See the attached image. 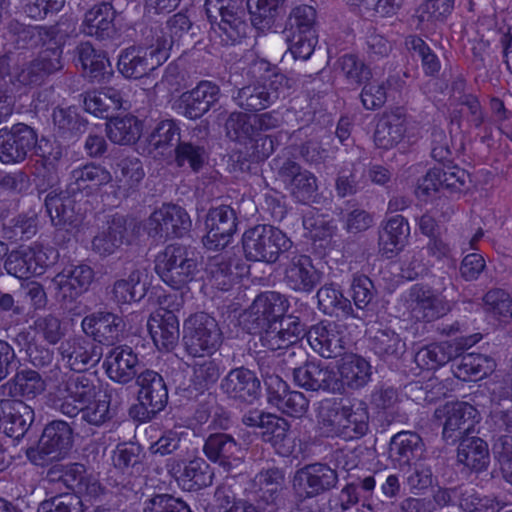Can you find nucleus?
I'll return each instance as SVG.
<instances>
[{
	"instance_id": "obj_1",
	"label": "nucleus",
	"mask_w": 512,
	"mask_h": 512,
	"mask_svg": "<svg viewBox=\"0 0 512 512\" xmlns=\"http://www.w3.org/2000/svg\"><path fill=\"white\" fill-rule=\"evenodd\" d=\"M245 256L250 261L276 263L281 255H287L293 242L280 229L271 225H256L242 237Z\"/></svg>"
},
{
	"instance_id": "obj_2",
	"label": "nucleus",
	"mask_w": 512,
	"mask_h": 512,
	"mask_svg": "<svg viewBox=\"0 0 512 512\" xmlns=\"http://www.w3.org/2000/svg\"><path fill=\"white\" fill-rule=\"evenodd\" d=\"M204 7L211 28L223 45H234L246 37V13L237 0H206Z\"/></svg>"
},
{
	"instance_id": "obj_3",
	"label": "nucleus",
	"mask_w": 512,
	"mask_h": 512,
	"mask_svg": "<svg viewBox=\"0 0 512 512\" xmlns=\"http://www.w3.org/2000/svg\"><path fill=\"white\" fill-rule=\"evenodd\" d=\"M155 269L167 285L181 289L191 282L198 272L197 252L188 246L169 245L157 257Z\"/></svg>"
},
{
	"instance_id": "obj_4",
	"label": "nucleus",
	"mask_w": 512,
	"mask_h": 512,
	"mask_svg": "<svg viewBox=\"0 0 512 512\" xmlns=\"http://www.w3.org/2000/svg\"><path fill=\"white\" fill-rule=\"evenodd\" d=\"M291 88L290 79L275 73L247 84L233 95L236 105L245 111H260L273 104Z\"/></svg>"
},
{
	"instance_id": "obj_5",
	"label": "nucleus",
	"mask_w": 512,
	"mask_h": 512,
	"mask_svg": "<svg viewBox=\"0 0 512 512\" xmlns=\"http://www.w3.org/2000/svg\"><path fill=\"white\" fill-rule=\"evenodd\" d=\"M139 404L129 414L140 422H148L162 411L168 401V390L163 377L154 370L145 369L136 377Z\"/></svg>"
},
{
	"instance_id": "obj_6",
	"label": "nucleus",
	"mask_w": 512,
	"mask_h": 512,
	"mask_svg": "<svg viewBox=\"0 0 512 512\" xmlns=\"http://www.w3.org/2000/svg\"><path fill=\"white\" fill-rule=\"evenodd\" d=\"M184 343L194 357L216 351L222 343V332L215 318L204 312L191 315L184 324Z\"/></svg>"
},
{
	"instance_id": "obj_7",
	"label": "nucleus",
	"mask_w": 512,
	"mask_h": 512,
	"mask_svg": "<svg viewBox=\"0 0 512 512\" xmlns=\"http://www.w3.org/2000/svg\"><path fill=\"white\" fill-rule=\"evenodd\" d=\"M73 444V431L62 420H54L43 429L37 447L27 449V458L35 465H44L46 460L63 458Z\"/></svg>"
},
{
	"instance_id": "obj_8",
	"label": "nucleus",
	"mask_w": 512,
	"mask_h": 512,
	"mask_svg": "<svg viewBox=\"0 0 512 512\" xmlns=\"http://www.w3.org/2000/svg\"><path fill=\"white\" fill-rule=\"evenodd\" d=\"M57 258L58 252L53 248H45L38 244L21 246L7 255L4 267L8 274L19 279H27L33 275L43 274Z\"/></svg>"
},
{
	"instance_id": "obj_9",
	"label": "nucleus",
	"mask_w": 512,
	"mask_h": 512,
	"mask_svg": "<svg viewBox=\"0 0 512 512\" xmlns=\"http://www.w3.org/2000/svg\"><path fill=\"white\" fill-rule=\"evenodd\" d=\"M166 40L160 44L151 43L148 47L131 46L123 50L118 59L120 73L131 79L142 78L155 70L168 58Z\"/></svg>"
},
{
	"instance_id": "obj_10",
	"label": "nucleus",
	"mask_w": 512,
	"mask_h": 512,
	"mask_svg": "<svg viewBox=\"0 0 512 512\" xmlns=\"http://www.w3.org/2000/svg\"><path fill=\"white\" fill-rule=\"evenodd\" d=\"M288 301L284 295L268 291L258 295L243 314V325L250 334H257L274 323L284 320Z\"/></svg>"
},
{
	"instance_id": "obj_11",
	"label": "nucleus",
	"mask_w": 512,
	"mask_h": 512,
	"mask_svg": "<svg viewBox=\"0 0 512 512\" xmlns=\"http://www.w3.org/2000/svg\"><path fill=\"white\" fill-rule=\"evenodd\" d=\"M379 474L367 475L357 478L355 481L346 484L339 494L338 509L345 512L355 506L359 501L371 512H395L393 501H384L379 496H374Z\"/></svg>"
},
{
	"instance_id": "obj_12",
	"label": "nucleus",
	"mask_w": 512,
	"mask_h": 512,
	"mask_svg": "<svg viewBox=\"0 0 512 512\" xmlns=\"http://www.w3.org/2000/svg\"><path fill=\"white\" fill-rule=\"evenodd\" d=\"M37 132L24 123L0 129V161L18 164L25 161L36 148Z\"/></svg>"
},
{
	"instance_id": "obj_13",
	"label": "nucleus",
	"mask_w": 512,
	"mask_h": 512,
	"mask_svg": "<svg viewBox=\"0 0 512 512\" xmlns=\"http://www.w3.org/2000/svg\"><path fill=\"white\" fill-rule=\"evenodd\" d=\"M338 475L326 464L306 465L295 472L292 487L298 500L321 495L336 486Z\"/></svg>"
},
{
	"instance_id": "obj_14",
	"label": "nucleus",
	"mask_w": 512,
	"mask_h": 512,
	"mask_svg": "<svg viewBox=\"0 0 512 512\" xmlns=\"http://www.w3.org/2000/svg\"><path fill=\"white\" fill-rule=\"evenodd\" d=\"M57 391L62 396L60 412L75 417L82 410V406L96 397L98 386L91 375L72 374L58 385Z\"/></svg>"
},
{
	"instance_id": "obj_15",
	"label": "nucleus",
	"mask_w": 512,
	"mask_h": 512,
	"mask_svg": "<svg viewBox=\"0 0 512 512\" xmlns=\"http://www.w3.org/2000/svg\"><path fill=\"white\" fill-rule=\"evenodd\" d=\"M283 263V282L299 293H311L322 281V272L318 270L310 256L290 251Z\"/></svg>"
},
{
	"instance_id": "obj_16",
	"label": "nucleus",
	"mask_w": 512,
	"mask_h": 512,
	"mask_svg": "<svg viewBox=\"0 0 512 512\" xmlns=\"http://www.w3.org/2000/svg\"><path fill=\"white\" fill-rule=\"evenodd\" d=\"M191 220L180 206L164 204L148 218L145 228L149 236L162 240L182 237L189 232Z\"/></svg>"
},
{
	"instance_id": "obj_17",
	"label": "nucleus",
	"mask_w": 512,
	"mask_h": 512,
	"mask_svg": "<svg viewBox=\"0 0 512 512\" xmlns=\"http://www.w3.org/2000/svg\"><path fill=\"white\" fill-rule=\"evenodd\" d=\"M404 305L412 318L426 322L442 317L451 308L444 297L432 288L420 284H415L408 290Z\"/></svg>"
},
{
	"instance_id": "obj_18",
	"label": "nucleus",
	"mask_w": 512,
	"mask_h": 512,
	"mask_svg": "<svg viewBox=\"0 0 512 512\" xmlns=\"http://www.w3.org/2000/svg\"><path fill=\"white\" fill-rule=\"evenodd\" d=\"M306 337L310 347L327 359L343 355L348 342L344 325L329 320L311 326Z\"/></svg>"
},
{
	"instance_id": "obj_19",
	"label": "nucleus",
	"mask_w": 512,
	"mask_h": 512,
	"mask_svg": "<svg viewBox=\"0 0 512 512\" xmlns=\"http://www.w3.org/2000/svg\"><path fill=\"white\" fill-rule=\"evenodd\" d=\"M435 416L439 419L445 418L443 438L454 444L473 429L478 411L467 402H451L437 409Z\"/></svg>"
},
{
	"instance_id": "obj_20",
	"label": "nucleus",
	"mask_w": 512,
	"mask_h": 512,
	"mask_svg": "<svg viewBox=\"0 0 512 512\" xmlns=\"http://www.w3.org/2000/svg\"><path fill=\"white\" fill-rule=\"evenodd\" d=\"M76 195L66 190L51 189L45 196V207L53 226L70 229L78 226L84 217L81 207H77Z\"/></svg>"
},
{
	"instance_id": "obj_21",
	"label": "nucleus",
	"mask_w": 512,
	"mask_h": 512,
	"mask_svg": "<svg viewBox=\"0 0 512 512\" xmlns=\"http://www.w3.org/2000/svg\"><path fill=\"white\" fill-rule=\"evenodd\" d=\"M206 235L203 244L209 250L226 247L236 231V216L229 206H219L209 210L205 220Z\"/></svg>"
},
{
	"instance_id": "obj_22",
	"label": "nucleus",
	"mask_w": 512,
	"mask_h": 512,
	"mask_svg": "<svg viewBox=\"0 0 512 512\" xmlns=\"http://www.w3.org/2000/svg\"><path fill=\"white\" fill-rule=\"evenodd\" d=\"M203 452L210 461L228 472L241 465L244 459L241 444L227 433L210 434L205 440Z\"/></svg>"
},
{
	"instance_id": "obj_23",
	"label": "nucleus",
	"mask_w": 512,
	"mask_h": 512,
	"mask_svg": "<svg viewBox=\"0 0 512 512\" xmlns=\"http://www.w3.org/2000/svg\"><path fill=\"white\" fill-rule=\"evenodd\" d=\"M81 327L83 332L94 341L113 345L120 340L125 323L117 314L109 311H96L82 319Z\"/></svg>"
},
{
	"instance_id": "obj_24",
	"label": "nucleus",
	"mask_w": 512,
	"mask_h": 512,
	"mask_svg": "<svg viewBox=\"0 0 512 512\" xmlns=\"http://www.w3.org/2000/svg\"><path fill=\"white\" fill-rule=\"evenodd\" d=\"M220 96L221 91L217 84L201 81L195 88L180 96L182 115L191 120L199 119L219 101Z\"/></svg>"
},
{
	"instance_id": "obj_25",
	"label": "nucleus",
	"mask_w": 512,
	"mask_h": 512,
	"mask_svg": "<svg viewBox=\"0 0 512 512\" xmlns=\"http://www.w3.org/2000/svg\"><path fill=\"white\" fill-rule=\"evenodd\" d=\"M93 279V269L86 264H79L64 268L52 282L62 300L72 301L88 290Z\"/></svg>"
},
{
	"instance_id": "obj_26",
	"label": "nucleus",
	"mask_w": 512,
	"mask_h": 512,
	"mask_svg": "<svg viewBox=\"0 0 512 512\" xmlns=\"http://www.w3.org/2000/svg\"><path fill=\"white\" fill-rule=\"evenodd\" d=\"M103 366L107 376L114 382L127 384L137 377L140 362L129 346H117L106 355Z\"/></svg>"
},
{
	"instance_id": "obj_27",
	"label": "nucleus",
	"mask_w": 512,
	"mask_h": 512,
	"mask_svg": "<svg viewBox=\"0 0 512 512\" xmlns=\"http://www.w3.org/2000/svg\"><path fill=\"white\" fill-rule=\"evenodd\" d=\"M220 388L229 398L253 403L260 395V381L246 368L232 369L221 381Z\"/></svg>"
},
{
	"instance_id": "obj_28",
	"label": "nucleus",
	"mask_w": 512,
	"mask_h": 512,
	"mask_svg": "<svg viewBox=\"0 0 512 512\" xmlns=\"http://www.w3.org/2000/svg\"><path fill=\"white\" fill-rule=\"evenodd\" d=\"M208 131L205 127H195L190 136L184 137L173 149L178 167L188 165L194 172H198L205 164L208 153L204 137Z\"/></svg>"
},
{
	"instance_id": "obj_29",
	"label": "nucleus",
	"mask_w": 512,
	"mask_h": 512,
	"mask_svg": "<svg viewBox=\"0 0 512 512\" xmlns=\"http://www.w3.org/2000/svg\"><path fill=\"white\" fill-rule=\"evenodd\" d=\"M334 369L320 361H310L299 366L293 376L294 384L307 391H326L334 393L338 384L333 380Z\"/></svg>"
},
{
	"instance_id": "obj_30",
	"label": "nucleus",
	"mask_w": 512,
	"mask_h": 512,
	"mask_svg": "<svg viewBox=\"0 0 512 512\" xmlns=\"http://www.w3.org/2000/svg\"><path fill=\"white\" fill-rule=\"evenodd\" d=\"M304 328L298 318L288 316L284 320L265 327L259 331L260 341L263 347L271 350H282L292 344H297Z\"/></svg>"
},
{
	"instance_id": "obj_31",
	"label": "nucleus",
	"mask_w": 512,
	"mask_h": 512,
	"mask_svg": "<svg viewBox=\"0 0 512 512\" xmlns=\"http://www.w3.org/2000/svg\"><path fill=\"white\" fill-rule=\"evenodd\" d=\"M2 427L4 433L19 440L34 421V410L21 400H1Z\"/></svg>"
},
{
	"instance_id": "obj_32",
	"label": "nucleus",
	"mask_w": 512,
	"mask_h": 512,
	"mask_svg": "<svg viewBox=\"0 0 512 512\" xmlns=\"http://www.w3.org/2000/svg\"><path fill=\"white\" fill-rule=\"evenodd\" d=\"M116 11L110 3L93 6L85 13L80 31L98 40H110L117 35L114 23Z\"/></svg>"
},
{
	"instance_id": "obj_33",
	"label": "nucleus",
	"mask_w": 512,
	"mask_h": 512,
	"mask_svg": "<svg viewBox=\"0 0 512 512\" xmlns=\"http://www.w3.org/2000/svg\"><path fill=\"white\" fill-rule=\"evenodd\" d=\"M58 351L69 367L78 372L94 366L102 356L101 348L84 338L68 339L61 343Z\"/></svg>"
},
{
	"instance_id": "obj_34",
	"label": "nucleus",
	"mask_w": 512,
	"mask_h": 512,
	"mask_svg": "<svg viewBox=\"0 0 512 512\" xmlns=\"http://www.w3.org/2000/svg\"><path fill=\"white\" fill-rule=\"evenodd\" d=\"M408 119L401 108L386 112L379 119L374 133L379 148L390 149L398 145L407 131Z\"/></svg>"
},
{
	"instance_id": "obj_35",
	"label": "nucleus",
	"mask_w": 512,
	"mask_h": 512,
	"mask_svg": "<svg viewBox=\"0 0 512 512\" xmlns=\"http://www.w3.org/2000/svg\"><path fill=\"white\" fill-rule=\"evenodd\" d=\"M370 376L369 362L357 355L347 356L338 371L334 370L333 380L338 384V390H334V393H344L346 388L359 389L368 383Z\"/></svg>"
},
{
	"instance_id": "obj_36",
	"label": "nucleus",
	"mask_w": 512,
	"mask_h": 512,
	"mask_svg": "<svg viewBox=\"0 0 512 512\" xmlns=\"http://www.w3.org/2000/svg\"><path fill=\"white\" fill-rule=\"evenodd\" d=\"M149 333L159 350H172L179 340V321L171 311L152 315L147 323Z\"/></svg>"
},
{
	"instance_id": "obj_37",
	"label": "nucleus",
	"mask_w": 512,
	"mask_h": 512,
	"mask_svg": "<svg viewBox=\"0 0 512 512\" xmlns=\"http://www.w3.org/2000/svg\"><path fill=\"white\" fill-rule=\"evenodd\" d=\"M112 176L104 167L86 164L73 169L70 173L67 187L70 192L91 194L101 186L108 184Z\"/></svg>"
},
{
	"instance_id": "obj_38",
	"label": "nucleus",
	"mask_w": 512,
	"mask_h": 512,
	"mask_svg": "<svg viewBox=\"0 0 512 512\" xmlns=\"http://www.w3.org/2000/svg\"><path fill=\"white\" fill-rule=\"evenodd\" d=\"M45 390V381L41 375L31 369L16 371L7 382L0 385V396L35 398Z\"/></svg>"
},
{
	"instance_id": "obj_39",
	"label": "nucleus",
	"mask_w": 512,
	"mask_h": 512,
	"mask_svg": "<svg viewBox=\"0 0 512 512\" xmlns=\"http://www.w3.org/2000/svg\"><path fill=\"white\" fill-rule=\"evenodd\" d=\"M408 222L401 215L390 218L379 233V249L387 258H392L403 249L409 236Z\"/></svg>"
},
{
	"instance_id": "obj_40",
	"label": "nucleus",
	"mask_w": 512,
	"mask_h": 512,
	"mask_svg": "<svg viewBox=\"0 0 512 512\" xmlns=\"http://www.w3.org/2000/svg\"><path fill=\"white\" fill-rule=\"evenodd\" d=\"M459 463L474 472L487 469L490 463L488 444L479 437H464L458 446Z\"/></svg>"
},
{
	"instance_id": "obj_41",
	"label": "nucleus",
	"mask_w": 512,
	"mask_h": 512,
	"mask_svg": "<svg viewBox=\"0 0 512 512\" xmlns=\"http://www.w3.org/2000/svg\"><path fill=\"white\" fill-rule=\"evenodd\" d=\"M107 224V228L99 232L92 241L93 250L102 256L113 254L124 243L127 234L124 216L116 214Z\"/></svg>"
},
{
	"instance_id": "obj_42",
	"label": "nucleus",
	"mask_w": 512,
	"mask_h": 512,
	"mask_svg": "<svg viewBox=\"0 0 512 512\" xmlns=\"http://www.w3.org/2000/svg\"><path fill=\"white\" fill-rule=\"evenodd\" d=\"M78 59L85 74L95 81L108 80L112 75V67L106 54L97 51L89 42L77 47Z\"/></svg>"
},
{
	"instance_id": "obj_43",
	"label": "nucleus",
	"mask_w": 512,
	"mask_h": 512,
	"mask_svg": "<svg viewBox=\"0 0 512 512\" xmlns=\"http://www.w3.org/2000/svg\"><path fill=\"white\" fill-rule=\"evenodd\" d=\"M424 444L421 437L410 431H402L394 435L390 442V458L400 466L422 456Z\"/></svg>"
},
{
	"instance_id": "obj_44",
	"label": "nucleus",
	"mask_w": 512,
	"mask_h": 512,
	"mask_svg": "<svg viewBox=\"0 0 512 512\" xmlns=\"http://www.w3.org/2000/svg\"><path fill=\"white\" fill-rule=\"evenodd\" d=\"M340 437L345 440L358 439L369 429V413L362 403L341 406Z\"/></svg>"
},
{
	"instance_id": "obj_45",
	"label": "nucleus",
	"mask_w": 512,
	"mask_h": 512,
	"mask_svg": "<svg viewBox=\"0 0 512 512\" xmlns=\"http://www.w3.org/2000/svg\"><path fill=\"white\" fill-rule=\"evenodd\" d=\"M494 423L500 435L493 444V454L500 465V469L512 463V409L500 411L493 416Z\"/></svg>"
},
{
	"instance_id": "obj_46",
	"label": "nucleus",
	"mask_w": 512,
	"mask_h": 512,
	"mask_svg": "<svg viewBox=\"0 0 512 512\" xmlns=\"http://www.w3.org/2000/svg\"><path fill=\"white\" fill-rule=\"evenodd\" d=\"M253 484L260 492V499L268 505H277L284 489L285 474L278 467L262 469L253 478Z\"/></svg>"
},
{
	"instance_id": "obj_47",
	"label": "nucleus",
	"mask_w": 512,
	"mask_h": 512,
	"mask_svg": "<svg viewBox=\"0 0 512 512\" xmlns=\"http://www.w3.org/2000/svg\"><path fill=\"white\" fill-rule=\"evenodd\" d=\"M144 273L133 270L127 279L116 280L111 286L110 299L117 305L140 301L145 296V284H142Z\"/></svg>"
},
{
	"instance_id": "obj_48",
	"label": "nucleus",
	"mask_w": 512,
	"mask_h": 512,
	"mask_svg": "<svg viewBox=\"0 0 512 512\" xmlns=\"http://www.w3.org/2000/svg\"><path fill=\"white\" fill-rule=\"evenodd\" d=\"M182 140L180 127L173 119L158 122L148 138L149 146L161 155L171 153Z\"/></svg>"
},
{
	"instance_id": "obj_49",
	"label": "nucleus",
	"mask_w": 512,
	"mask_h": 512,
	"mask_svg": "<svg viewBox=\"0 0 512 512\" xmlns=\"http://www.w3.org/2000/svg\"><path fill=\"white\" fill-rule=\"evenodd\" d=\"M261 428V437L264 442L270 443L281 455H288L291 452L288 436L289 423L279 416L267 414Z\"/></svg>"
},
{
	"instance_id": "obj_50",
	"label": "nucleus",
	"mask_w": 512,
	"mask_h": 512,
	"mask_svg": "<svg viewBox=\"0 0 512 512\" xmlns=\"http://www.w3.org/2000/svg\"><path fill=\"white\" fill-rule=\"evenodd\" d=\"M140 121L131 115L110 119L106 124L108 138L119 145L135 143L141 135Z\"/></svg>"
},
{
	"instance_id": "obj_51",
	"label": "nucleus",
	"mask_w": 512,
	"mask_h": 512,
	"mask_svg": "<svg viewBox=\"0 0 512 512\" xmlns=\"http://www.w3.org/2000/svg\"><path fill=\"white\" fill-rule=\"evenodd\" d=\"M319 308L328 315L348 317L353 313L350 300L333 284H325L317 291Z\"/></svg>"
},
{
	"instance_id": "obj_52",
	"label": "nucleus",
	"mask_w": 512,
	"mask_h": 512,
	"mask_svg": "<svg viewBox=\"0 0 512 512\" xmlns=\"http://www.w3.org/2000/svg\"><path fill=\"white\" fill-rule=\"evenodd\" d=\"M494 369L495 362L492 358L471 353L462 356L455 374L465 381H477L492 373Z\"/></svg>"
},
{
	"instance_id": "obj_53",
	"label": "nucleus",
	"mask_w": 512,
	"mask_h": 512,
	"mask_svg": "<svg viewBox=\"0 0 512 512\" xmlns=\"http://www.w3.org/2000/svg\"><path fill=\"white\" fill-rule=\"evenodd\" d=\"M371 348L379 357L399 358L405 352V342L389 327L378 329L371 337Z\"/></svg>"
},
{
	"instance_id": "obj_54",
	"label": "nucleus",
	"mask_w": 512,
	"mask_h": 512,
	"mask_svg": "<svg viewBox=\"0 0 512 512\" xmlns=\"http://www.w3.org/2000/svg\"><path fill=\"white\" fill-rule=\"evenodd\" d=\"M455 356V350L448 342L434 343L422 347L415 354L414 360L422 369H436L448 363Z\"/></svg>"
},
{
	"instance_id": "obj_55",
	"label": "nucleus",
	"mask_w": 512,
	"mask_h": 512,
	"mask_svg": "<svg viewBox=\"0 0 512 512\" xmlns=\"http://www.w3.org/2000/svg\"><path fill=\"white\" fill-rule=\"evenodd\" d=\"M113 466L128 476H137L144 471L141 450L134 444H119L113 451Z\"/></svg>"
},
{
	"instance_id": "obj_56",
	"label": "nucleus",
	"mask_w": 512,
	"mask_h": 512,
	"mask_svg": "<svg viewBox=\"0 0 512 512\" xmlns=\"http://www.w3.org/2000/svg\"><path fill=\"white\" fill-rule=\"evenodd\" d=\"M247 7L252 26L265 31L274 25L280 6L273 0H248Z\"/></svg>"
},
{
	"instance_id": "obj_57",
	"label": "nucleus",
	"mask_w": 512,
	"mask_h": 512,
	"mask_svg": "<svg viewBox=\"0 0 512 512\" xmlns=\"http://www.w3.org/2000/svg\"><path fill=\"white\" fill-rule=\"evenodd\" d=\"M213 476L209 464L203 458H195L184 466L180 479L189 483V489H201L212 484Z\"/></svg>"
},
{
	"instance_id": "obj_58",
	"label": "nucleus",
	"mask_w": 512,
	"mask_h": 512,
	"mask_svg": "<svg viewBox=\"0 0 512 512\" xmlns=\"http://www.w3.org/2000/svg\"><path fill=\"white\" fill-rule=\"evenodd\" d=\"M62 485L73 491V494L95 495L99 485L91 482L85 476V469L82 464L73 463L66 466Z\"/></svg>"
},
{
	"instance_id": "obj_59",
	"label": "nucleus",
	"mask_w": 512,
	"mask_h": 512,
	"mask_svg": "<svg viewBox=\"0 0 512 512\" xmlns=\"http://www.w3.org/2000/svg\"><path fill=\"white\" fill-rule=\"evenodd\" d=\"M337 69L351 85H361L371 78V70L353 54H345L336 62Z\"/></svg>"
},
{
	"instance_id": "obj_60",
	"label": "nucleus",
	"mask_w": 512,
	"mask_h": 512,
	"mask_svg": "<svg viewBox=\"0 0 512 512\" xmlns=\"http://www.w3.org/2000/svg\"><path fill=\"white\" fill-rule=\"evenodd\" d=\"M368 186L366 173L361 167L353 166L350 172H342L338 174L335 180L336 194L340 198L353 196L364 190Z\"/></svg>"
},
{
	"instance_id": "obj_61",
	"label": "nucleus",
	"mask_w": 512,
	"mask_h": 512,
	"mask_svg": "<svg viewBox=\"0 0 512 512\" xmlns=\"http://www.w3.org/2000/svg\"><path fill=\"white\" fill-rule=\"evenodd\" d=\"M225 129L227 136L231 140L243 143L256 135L253 115L251 116L243 112L231 113L226 120Z\"/></svg>"
},
{
	"instance_id": "obj_62",
	"label": "nucleus",
	"mask_w": 512,
	"mask_h": 512,
	"mask_svg": "<svg viewBox=\"0 0 512 512\" xmlns=\"http://www.w3.org/2000/svg\"><path fill=\"white\" fill-rule=\"evenodd\" d=\"M207 270L211 285L221 291H228L236 279L230 261L223 256L213 257Z\"/></svg>"
},
{
	"instance_id": "obj_63",
	"label": "nucleus",
	"mask_w": 512,
	"mask_h": 512,
	"mask_svg": "<svg viewBox=\"0 0 512 512\" xmlns=\"http://www.w3.org/2000/svg\"><path fill=\"white\" fill-rule=\"evenodd\" d=\"M273 168L278 179L284 184L288 191L293 184L302 176L307 169H304L288 152L278 155L272 161Z\"/></svg>"
},
{
	"instance_id": "obj_64",
	"label": "nucleus",
	"mask_w": 512,
	"mask_h": 512,
	"mask_svg": "<svg viewBox=\"0 0 512 512\" xmlns=\"http://www.w3.org/2000/svg\"><path fill=\"white\" fill-rule=\"evenodd\" d=\"M192 382L197 389H206L220 376V367L212 358H198L192 364Z\"/></svg>"
}]
</instances>
